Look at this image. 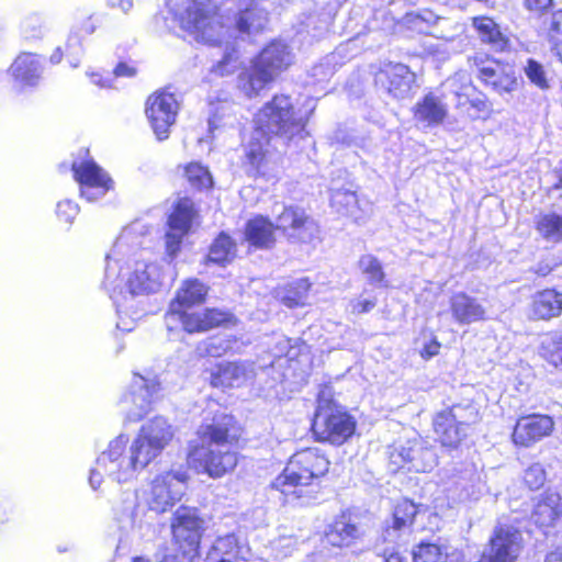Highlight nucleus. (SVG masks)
Masks as SVG:
<instances>
[{"label":"nucleus","instance_id":"obj_58","mask_svg":"<svg viewBox=\"0 0 562 562\" xmlns=\"http://www.w3.org/2000/svg\"><path fill=\"white\" fill-rule=\"evenodd\" d=\"M296 541L292 537H285L282 536L273 541L274 549H286V551H290L294 546ZM285 552L284 554H286Z\"/></svg>","mask_w":562,"mask_h":562},{"label":"nucleus","instance_id":"obj_9","mask_svg":"<svg viewBox=\"0 0 562 562\" xmlns=\"http://www.w3.org/2000/svg\"><path fill=\"white\" fill-rule=\"evenodd\" d=\"M436 447L427 439L414 436L394 446L390 452L393 470L406 468L408 471L430 472L437 465Z\"/></svg>","mask_w":562,"mask_h":562},{"label":"nucleus","instance_id":"obj_55","mask_svg":"<svg viewBox=\"0 0 562 562\" xmlns=\"http://www.w3.org/2000/svg\"><path fill=\"white\" fill-rule=\"evenodd\" d=\"M131 513L126 516L127 521L125 522L123 518H119L120 522L122 524V528L124 529H142V521L137 520L136 516V507L134 505V502L131 503L130 506Z\"/></svg>","mask_w":562,"mask_h":562},{"label":"nucleus","instance_id":"obj_6","mask_svg":"<svg viewBox=\"0 0 562 562\" xmlns=\"http://www.w3.org/2000/svg\"><path fill=\"white\" fill-rule=\"evenodd\" d=\"M181 25L196 41L221 45L227 30L211 0H193L181 16Z\"/></svg>","mask_w":562,"mask_h":562},{"label":"nucleus","instance_id":"obj_3","mask_svg":"<svg viewBox=\"0 0 562 562\" xmlns=\"http://www.w3.org/2000/svg\"><path fill=\"white\" fill-rule=\"evenodd\" d=\"M127 436L119 435L98 457L95 468L91 470L89 476V483L93 490L100 486L103 476L119 483L126 482L132 480L137 471L146 468L134 445L131 443L127 448Z\"/></svg>","mask_w":562,"mask_h":562},{"label":"nucleus","instance_id":"obj_57","mask_svg":"<svg viewBox=\"0 0 562 562\" xmlns=\"http://www.w3.org/2000/svg\"><path fill=\"white\" fill-rule=\"evenodd\" d=\"M440 347V342H438L437 339H432L431 341L424 346V348L420 351V356L424 359H429L439 353Z\"/></svg>","mask_w":562,"mask_h":562},{"label":"nucleus","instance_id":"obj_10","mask_svg":"<svg viewBox=\"0 0 562 562\" xmlns=\"http://www.w3.org/2000/svg\"><path fill=\"white\" fill-rule=\"evenodd\" d=\"M160 383L156 378L135 374L130 390L121 398V409L130 422H138L153 408L159 398Z\"/></svg>","mask_w":562,"mask_h":562},{"label":"nucleus","instance_id":"obj_25","mask_svg":"<svg viewBox=\"0 0 562 562\" xmlns=\"http://www.w3.org/2000/svg\"><path fill=\"white\" fill-rule=\"evenodd\" d=\"M447 114L446 104L432 93L426 94L414 108V119L424 128L440 125Z\"/></svg>","mask_w":562,"mask_h":562},{"label":"nucleus","instance_id":"obj_36","mask_svg":"<svg viewBox=\"0 0 562 562\" xmlns=\"http://www.w3.org/2000/svg\"><path fill=\"white\" fill-rule=\"evenodd\" d=\"M270 138L271 135L258 136V138H256L254 131L250 140L246 146V159L257 171H261L266 160L268 159V146Z\"/></svg>","mask_w":562,"mask_h":562},{"label":"nucleus","instance_id":"obj_56","mask_svg":"<svg viewBox=\"0 0 562 562\" xmlns=\"http://www.w3.org/2000/svg\"><path fill=\"white\" fill-rule=\"evenodd\" d=\"M296 285L299 289V297L297 299H290V297L286 299V301H288L286 304L289 306L297 305L300 303V301L304 299V294L308 291L311 283L307 281V279H300L296 282Z\"/></svg>","mask_w":562,"mask_h":562},{"label":"nucleus","instance_id":"obj_28","mask_svg":"<svg viewBox=\"0 0 562 562\" xmlns=\"http://www.w3.org/2000/svg\"><path fill=\"white\" fill-rule=\"evenodd\" d=\"M10 71L22 86L34 87L41 79L43 67L35 55L23 53L13 61Z\"/></svg>","mask_w":562,"mask_h":562},{"label":"nucleus","instance_id":"obj_34","mask_svg":"<svg viewBox=\"0 0 562 562\" xmlns=\"http://www.w3.org/2000/svg\"><path fill=\"white\" fill-rule=\"evenodd\" d=\"M330 205L339 214L353 217L358 215V198L351 188L333 189L330 195Z\"/></svg>","mask_w":562,"mask_h":562},{"label":"nucleus","instance_id":"obj_51","mask_svg":"<svg viewBox=\"0 0 562 562\" xmlns=\"http://www.w3.org/2000/svg\"><path fill=\"white\" fill-rule=\"evenodd\" d=\"M375 305V299H356L349 303V308L352 314H363L370 312Z\"/></svg>","mask_w":562,"mask_h":562},{"label":"nucleus","instance_id":"obj_64","mask_svg":"<svg viewBox=\"0 0 562 562\" xmlns=\"http://www.w3.org/2000/svg\"><path fill=\"white\" fill-rule=\"evenodd\" d=\"M553 49L555 50V55L559 57L560 61L562 63V40L552 42Z\"/></svg>","mask_w":562,"mask_h":562},{"label":"nucleus","instance_id":"obj_17","mask_svg":"<svg viewBox=\"0 0 562 562\" xmlns=\"http://www.w3.org/2000/svg\"><path fill=\"white\" fill-rule=\"evenodd\" d=\"M75 179L80 184V193L88 201L103 196L112 187L111 178L94 161L72 164Z\"/></svg>","mask_w":562,"mask_h":562},{"label":"nucleus","instance_id":"obj_43","mask_svg":"<svg viewBox=\"0 0 562 562\" xmlns=\"http://www.w3.org/2000/svg\"><path fill=\"white\" fill-rule=\"evenodd\" d=\"M540 356L554 368L562 370V334L543 341L540 347Z\"/></svg>","mask_w":562,"mask_h":562},{"label":"nucleus","instance_id":"obj_20","mask_svg":"<svg viewBox=\"0 0 562 562\" xmlns=\"http://www.w3.org/2000/svg\"><path fill=\"white\" fill-rule=\"evenodd\" d=\"M181 308L180 313L175 316H170V311L167 314V321L179 319L186 331L193 334L199 331H206L216 326L229 323L233 319V315L229 312L206 308L202 312L188 313Z\"/></svg>","mask_w":562,"mask_h":562},{"label":"nucleus","instance_id":"obj_35","mask_svg":"<svg viewBox=\"0 0 562 562\" xmlns=\"http://www.w3.org/2000/svg\"><path fill=\"white\" fill-rule=\"evenodd\" d=\"M358 536V528L341 519L328 527L325 539L333 547H348Z\"/></svg>","mask_w":562,"mask_h":562},{"label":"nucleus","instance_id":"obj_59","mask_svg":"<svg viewBox=\"0 0 562 562\" xmlns=\"http://www.w3.org/2000/svg\"><path fill=\"white\" fill-rule=\"evenodd\" d=\"M115 77H133L136 74V69L128 66L127 64L120 63L113 70Z\"/></svg>","mask_w":562,"mask_h":562},{"label":"nucleus","instance_id":"obj_15","mask_svg":"<svg viewBox=\"0 0 562 562\" xmlns=\"http://www.w3.org/2000/svg\"><path fill=\"white\" fill-rule=\"evenodd\" d=\"M172 535L184 555L195 553L202 535V520L195 509L181 507L173 516Z\"/></svg>","mask_w":562,"mask_h":562},{"label":"nucleus","instance_id":"obj_22","mask_svg":"<svg viewBox=\"0 0 562 562\" xmlns=\"http://www.w3.org/2000/svg\"><path fill=\"white\" fill-rule=\"evenodd\" d=\"M379 80L391 95L395 99H403L408 95L415 81V75L406 65L395 64L382 70Z\"/></svg>","mask_w":562,"mask_h":562},{"label":"nucleus","instance_id":"obj_38","mask_svg":"<svg viewBox=\"0 0 562 562\" xmlns=\"http://www.w3.org/2000/svg\"><path fill=\"white\" fill-rule=\"evenodd\" d=\"M359 268L367 281L374 286L385 285V273L381 261L372 255H363L359 259Z\"/></svg>","mask_w":562,"mask_h":562},{"label":"nucleus","instance_id":"obj_13","mask_svg":"<svg viewBox=\"0 0 562 562\" xmlns=\"http://www.w3.org/2000/svg\"><path fill=\"white\" fill-rule=\"evenodd\" d=\"M178 102L172 93L157 91L148 97L146 115L157 138L162 140L169 135L170 126L176 122Z\"/></svg>","mask_w":562,"mask_h":562},{"label":"nucleus","instance_id":"obj_39","mask_svg":"<svg viewBox=\"0 0 562 562\" xmlns=\"http://www.w3.org/2000/svg\"><path fill=\"white\" fill-rule=\"evenodd\" d=\"M450 420L458 423L464 430L479 420V409L472 403L457 404L449 409L442 411Z\"/></svg>","mask_w":562,"mask_h":562},{"label":"nucleus","instance_id":"obj_12","mask_svg":"<svg viewBox=\"0 0 562 562\" xmlns=\"http://www.w3.org/2000/svg\"><path fill=\"white\" fill-rule=\"evenodd\" d=\"M312 428L319 441L341 445L353 434L355 422L347 413L319 407Z\"/></svg>","mask_w":562,"mask_h":562},{"label":"nucleus","instance_id":"obj_5","mask_svg":"<svg viewBox=\"0 0 562 562\" xmlns=\"http://www.w3.org/2000/svg\"><path fill=\"white\" fill-rule=\"evenodd\" d=\"M255 135H273L285 139L304 132L305 121L294 112L286 95H276L255 117Z\"/></svg>","mask_w":562,"mask_h":562},{"label":"nucleus","instance_id":"obj_1","mask_svg":"<svg viewBox=\"0 0 562 562\" xmlns=\"http://www.w3.org/2000/svg\"><path fill=\"white\" fill-rule=\"evenodd\" d=\"M198 436L201 445L188 453V464L196 473L218 479L236 468L238 459L232 446L237 440V434L233 416L216 413L211 420L205 417Z\"/></svg>","mask_w":562,"mask_h":562},{"label":"nucleus","instance_id":"obj_40","mask_svg":"<svg viewBox=\"0 0 562 562\" xmlns=\"http://www.w3.org/2000/svg\"><path fill=\"white\" fill-rule=\"evenodd\" d=\"M236 246L228 235L221 234L212 244L209 260L215 263L231 261L235 257Z\"/></svg>","mask_w":562,"mask_h":562},{"label":"nucleus","instance_id":"obj_26","mask_svg":"<svg viewBox=\"0 0 562 562\" xmlns=\"http://www.w3.org/2000/svg\"><path fill=\"white\" fill-rule=\"evenodd\" d=\"M207 288L196 279H188L177 291L176 297L170 303V316L181 312V308H189L204 302Z\"/></svg>","mask_w":562,"mask_h":562},{"label":"nucleus","instance_id":"obj_63","mask_svg":"<svg viewBox=\"0 0 562 562\" xmlns=\"http://www.w3.org/2000/svg\"><path fill=\"white\" fill-rule=\"evenodd\" d=\"M546 562H562V548L549 553L546 558Z\"/></svg>","mask_w":562,"mask_h":562},{"label":"nucleus","instance_id":"obj_46","mask_svg":"<svg viewBox=\"0 0 562 562\" xmlns=\"http://www.w3.org/2000/svg\"><path fill=\"white\" fill-rule=\"evenodd\" d=\"M524 72L529 81L541 90L550 88L544 67L535 59H527Z\"/></svg>","mask_w":562,"mask_h":562},{"label":"nucleus","instance_id":"obj_8","mask_svg":"<svg viewBox=\"0 0 562 562\" xmlns=\"http://www.w3.org/2000/svg\"><path fill=\"white\" fill-rule=\"evenodd\" d=\"M186 471L170 470L157 474L145 492V501L148 508L157 514L170 510L181 501L188 482Z\"/></svg>","mask_w":562,"mask_h":562},{"label":"nucleus","instance_id":"obj_49","mask_svg":"<svg viewBox=\"0 0 562 562\" xmlns=\"http://www.w3.org/2000/svg\"><path fill=\"white\" fill-rule=\"evenodd\" d=\"M78 213V205L72 203L70 200H65L57 204V216L60 220H64L67 224H71Z\"/></svg>","mask_w":562,"mask_h":562},{"label":"nucleus","instance_id":"obj_23","mask_svg":"<svg viewBox=\"0 0 562 562\" xmlns=\"http://www.w3.org/2000/svg\"><path fill=\"white\" fill-rule=\"evenodd\" d=\"M450 311L453 319L462 325H469L486 318V310L481 302L464 292H458L451 296Z\"/></svg>","mask_w":562,"mask_h":562},{"label":"nucleus","instance_id":"obj_44","mask_svg":"<svg viewBox=\"0 0 562 562\" xmlns=\"http://www.w3.org/2000/svg\"><path fill=\"white\" fill-rule=\"evenodd\" d=\"M447 551L435 543H420L413 551V559L415 562H446Z\"/></svg>","mask_w":562,"mask_h":562},{"label":"nucleus","instance_id":"obj_53","mask_svg":"<svg viewBox=\"0 0 562 562\" xmlns=\"http://www.w3.org/2000/svg\"><path fill=\"white\" fill-rule=\"evenodd\" d=\"M524 4L528 11L539 14L541 18L552 7L553 0H525Z\"/></svg>","mask_w":562,"mask_h":562},{"label":"nucleus","instance_id":"obj_52","mask_svg":"<svg viewBox=\"0 0 562 562\" xmlns=\"http://www.w3.org/2000/svg\"><path fill=\"white\" fill-rule=\"evenodd\" d=\"M236 68V58L234 57V53H226L225 56L214 68V71L221 76H225L231 74Z\"/></svg>","mask_w":562,"mask_h":562},{"label":"nucleus","instance_id":"obj_48","mask_svg":"<svg viewBox=\"0 0 562 562\" xmlns=\"http://www.w3.org/2000/svg\"><path fill=\"white\" fill-rule=\"evenodd\" d=\"M525 483L530 490L540 488L546 482V471L540 463L530 465L524 475Z\"/></svg>","mask_w":562,"mask_h":562},{"label":"nucleus","instance_id":"obj_27","mask_svg":"<svg viewBox=\"0 0 562 562\" xmlns=\"http://www.w3.org/2000/svg\"><path fill=\"white\" fill-rule=\"evenodd\" d=\"M274 224L265 216L249 220L245 226L246 240L256 248L267 249L274 245Z\"/></svg>","mask_w":562,"mask_h":562},{"label":"nucleus","instance_id":"obj_62","mask_svg":"<svg viewBox=\"0 0 562 562\" xmlns=\"http://www.w3.org/2000/svg\"><path fill=\"white\" fill-rule=\"evenodd\" d=\"M91 82L95 86H99L100 88H110V79H103L101 75L92 72L90 75Z\"/></svg>","mask_w":562,"mask_h":562},{"label":"nucleus","instance_id":"obj_60","mask_svg":"<svg viewBox=\"0 0 562 562\" xmlns=\"http://www.w3.org/2000/svg\"><path fill=\"white\" fill-rule=\"evenodd\" d=\"M33 22L37 23L38 19L37 18L30 19L29 21H25L23 24L24 33L26 34V36L36 37L41 34L40 25H37V26L33 25Z\"/></svg>","mask_w":562,"mask_h":562},{"label":"nucleus","instance_id":"obj_33","mask_svg":"<svg viewBox=\"0 0 562 562\" xmlns=\"http://www.w3.org/2000/svg\"><path fill=\"white\" fill-rule=\"evenodd\" d=\"M561 513L560 496L558 494H548L536 505L532 518L537 525L550 526Z\"/></svg>","mask_w":562,"mask_h":562},{"label":"nucleus","instance_id":"obj_11","mask_svg":"<svg viewBox=\"0 0 562 562\" xmlns=\"http://www.w3.org/2000/svg\"><path fill=\"white\" fill-rule=\"evenodd\" d=\"M172 438V426L166 418L156 416L140 427L132 443L147 467L162 452Z\"/></svg>","mask_w":562,"mask_h":562},{"label":"nucleus","instance_id":"obj_47","mask_svg":"<svg viewBox=\"0 0 562 562\" xmlns=\"http://www.w3.org/2000/svg\"><path fill=\"white\" fill-rule=\"evenodd\" d=\"M233 347V341L225 337H211L204 340L199 349L210 357H221L231 350Z\"/></svg>","mask_w":562,"mask_h":562},{"label":"nucleus","instance_id":"obj_50","mask_svg":"<svg viewBox=\"0 0 562 562\" xmlns=\"http://www.w3.org/2000/svg\"><path fill=\"white\" fill-rule=\"evenodd\" d=\"M517 86L516 78L513 74H505L504 71L497 78L496 82H494L493 89L499 93L510 92L515 90Z\"/></svg>","mask_w":562,"mask_h":562},{"label":"nucleus","instance_id":"obj_24","mask_svg":"<svg viewBox=\"0 0 562 562\" xmlns=\"http://www.w3.org/2000/svg\"><path fill=\"white\" fill-rule=\"evenodd\" d=\"M530 313L533 319L549 321L562 314V292L546 289L533 294Z\"/></svg>","mask_w":562,"mask_h":562},{"label":"nucleus","instance_id":"obj_16","mask_svg":"<svg viewBox=\"0 0 562 562\" xmlns=\"http://www.w3.org/2000/svg\"><path fill=\"white\" fill-rule=\"evenodd\" d=\"M274 229L282 231L290 239L304 243L312 240L318 232L314 220L297 206H284L276 218Z\"/></svg>","mask_w":562,"mask_h":562},{"label":"nucleus","instance_id":"obj_14","mask_svg":"<svg viewBox=\"0 0 562 562\" xmlns=\"http://www.w3.org/2000/svg\"><path fill=\"white\" fill-rule=\"evenodd\" d=\"M195 215L196 210L191 199L181 198L178 200L169 215L168 231L165 235L166 251L171 259L178 255L183 237L190 231Z\"/></svg>","mask_w":562,"mask_h":562},{"label":"nucleus","instance_id":"obj_45","mask_svg":"<svg viewBox=\"0 0 562 562\" xmlns=\"http://www.w3.org/2000/svg\"><path fill=\"white\" fill-rule=\"evenodd\" d=\"M189 183L196 189H207L213 184L211 173L200 164L191 162L184 169Z\"/></svg>","mask_w":562,"mask_h":562},{"label":"nucleus","instance_id":"obj_42","mask_svg":"<svg viewBox=\"0 0 562 562\" xmlns=\"http://www.w3.org/2000/svg\"><path fill=\"white\" fill-rule=\"evenodd\" d=\"M417 514V508L414 503L403 501L398 503L393 512L392 529L400 531L408 528Z\"/></svg>","mask_w":562,"mask_h":562},{"label":"nucleus","instance_id":"obj_21","mask_svg":"<svg viewBox=\"0 0 562 562\" xmlns=\"http://www.w3.org/2000/svg\"><path fill=\"white\" fill-rule=\"evenodd\" d=\"M255 376V363L251 361L221 362L211 374L213 386H239Z\"/></svg>","mask_w":562,"mask_h":562},{"label":"nucleus","instance_id":"obj_32","mask_svg":"<svg viewBox=\"0 0 562 562\" xmlns=\"http://www.w3.org/2000/svg\"><path fill=\"white\" fill-rule=\"evenodd\" d=\"M536 229L547 243H560L562 240V212L540 214L536 220Z\"/></svg>","mask_w":562,"mask_h":562},{"label":"nucleus","instance_id":"obj_19","mask_svg":"<svg viewBox=\"0 0 562 562\" xmlns=\"http://www.w3.org/2000/svg\"><path fill=\"white\" fill-rule=\"evenodd\" d=\"M246 541L236 533L218 537L206 554L205 562H256Z\"/></svg>","mask_w":562,"mask_h":562},{"label":"nucleus","instance_id":"obj_7","mask_svg":"<svg viewBox=\"0 0 562 562\" xmlns=\"http://www.w3.org/2000/svg\"><path fill=\"white\" fill-rule=\"evenodd\" d=\"M115 274V267L110 262L105 268V285H113V291L120 288V294L126 300V295L131 297L139 295H148L159 291L162 282V268L157 262L136 261L133 268L126 273L121 283L115 284L112 277Z\"/></svg>","mask_w":562,"mask_h":562},{"label":"nucleus","instance_id":"obj_31","mask_svg":"<svg viewBox=\"0 0 562 562\" xmlns=\"http://www.w3.org/2000/svg\"><path fill=\"white\" fill-rule=\"evenodd\" d=\"M434 429L441 445L446 447H457L467 436V430L458 423L450 420L442 412L436 415Z\"/></svg>","mask_w":562,"mask_h":562},{"label":"nucleus","instance_id":"obj_4","mask_svg":"<svg viewBox=\"0 0 562 562\" xmlns=\"http://www.w3.org/2000/svg\"><path fill=\"white\" fill-rule=\"evenodd\" d=\"M294 61V54L283 42H271L254 60L249 70L239 76V86L248 97L257 95Z\"/></svg>","mask_w":562,"mask_h":562},{"label":"nucleus","instance_id":"obj_54","mask_svg":"<svg viewBox=\"0 0 562 562\" xmlns=\"http://www.w3.org/2000/svg\"><path fill=\"white\" fill-rule=\"evenodd\" d=\"M503 70L498 67H482L479 69V78L484 81L486 85L494 86L497 78L502 75Z\"/></svg>","mask_w":562,"mask_h":562},{"label":"nucleus","instance_id":"obj_41","mask_svg":"<svg viewBox=\"0 0 562 562\" xmlns=\"http://www.w3.org/2000/svg\"><path fill=\"white\" fill-rule=\"evenodd\" d=\"M540 33L550 42L562 40V9L542 14L539 25Z\"/></svg>","mask_w":562,"mask_h":562},{"label":"nucleus","instance_id":"obj_2","mask_svg":"<svg viewBox=\"0 0 562 562\" xmlns=\"http://www.w3.org/2000/svg\"><path fill=\"white\" fill-rule=\"evenodd\" d=\"M329 469V461L317 448H307L294 453L283 472L272 482L286 502L300 501L302 505L315 498L319 490L318 480Z\"/></svg>","mask_w":562,"mask_h":562},{"label":"nucleus","instance_id":"obj_61","mask_svg":"<svg viewBox=\"0 0 562 562\" xmlns=\"http://www.w3.org/2000/svg\"><path fill=\"white\" fill-rule=\"evenodd\" d=\"M108 3L123 13H127L133 8V0H108Z\"/></svg>","mask_w":562,"mask_h":562},{"label":"nucleus","instance_id":"obj_37","mask_svg":"<svg viewBox=\"0 0 562 562\" xmlns=\"http://www.w3.org/2000/svg\"><path fill=\"white\" fill-rule=\"evenodd\" d=\"M449 85L454 88L456 94L461 97H468V90L470 87V80L464 74H457L452 78L449 79ZM470 105L475 109L479 113L488 114L492 111L491 103L487 98L484 95H479L474 98H467Z\"/></svg>","mask_w":562,"mask_h":562},{"label":"nucleus","instance_id":"obj_30","mask_svg":"<svg viewBox=\"0 0 562 562\" xmlns=\"http://www.w3.org/2000/svg\"><path fill=\"white\" fill-rule=\"evenodd\" d=\"M480 40L491 45L495 50H505L508 45L507 37L502 33L499 25L488 16H475L472 19Z\"/></svg>","mask_w":562,"mask_h":562},{"label":"nucleus","instance_id":"obj_29","mask_svg":"<svg viewBox=\"0 0 562 562\" xmlns=\"http://www.w3.org/2000/svg\"><path fill=\"white\" fill-rule=\"evenodd\" d=\"M268 22V12L259 2L249 0V4L240 10L236 26L240 33L252 34L265 29Z\"/></svg>","mask_w":562,"mask_h":562},{"label":"nucleus","instance_id":"obj_18","mask_svg":"<svg viewBox=\"0 0 562 562\" xmlns=\"http://www.w3.org/2000/svg\"><path fill=\"white\" fill-rule=\"evenodd\" d=\"M554 428L553 419L548 415H528L520 417L513 430L512 438L516 446L531 447L544 437L551 435Z\"/></svg>","mask_w":562,"mask_h":562}]
</instances>
